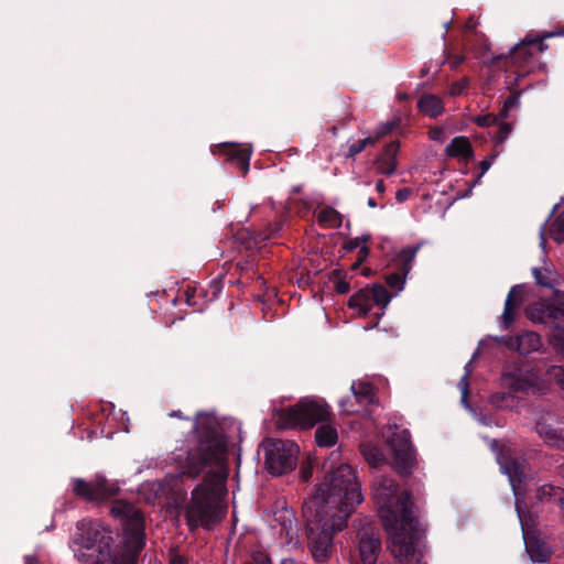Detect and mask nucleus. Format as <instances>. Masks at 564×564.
<instances>
[{"label": "nucleus", "instance_id": "f257e3e1", "mask_svg": "<svg viewBox=\"0 0 564 564\" xmlns=\"http://www.w3.org/2000/svg\"><path fill=\"white\" fill-rule=\"evenodd\" d=\"M362 501L356 470L340 464L325 475L315 495L303 502L307 547L315 563H327L335 533L347 527L349 517Z\"/></svg>", "mask_w": 564, "mask_h": 564}, {"label": "nucleus", "instance_id": "f03ea898", "mask_svg": "<svg viewBox=\"0 0 564 564\" xmlns=\"http://www.w3.org/2000/svg\"><path fill=\"white\" fill-rule=\"evenodd\" d=\"M110 514L120 521L123 536L121 551L112 555L111 531L97 521L82 520L80 531L74 543L75 557L83 564H137L145 545V522L142 511L133 503L117 499L111 503Z\"/></svg>", "mask_w": 564, "mask_h": 564}, {"label": "nucleus", "instance_id": "7ed1b4c3", "mask_svg": "<svg viewBox=\"0 0 564 564\" xmlns=\"http://www.w3.org/2000/svg\"><path fill=\"white\" fill-rule=\"evenodd\" d=\"M196 446L188 449L183 474L196 478L208 467H224L227 460V441L215 417L197 413L193 423Z\"/></svg>", "mask_w": 564, "mask_h": 564}, {"label": "nucleus", "instance_id": "20e7f679", "mask_svg": "<svg viewBox=\"0 0 564 564\" xmlns=\"http://www.w3.org/2000/svg\"><path fill=\"white\" fill-rule=\"evenodd\" d=\"M226 476L221 473L209 470L203 482L192 491L191 501L186 509V520L189 528L203 527L212 529L219 523L225 514L218 499L224 490Z\"/></svg>", "mask_w": 564, "mask_h": 564}, {"label": "nucleus", "instance_id": "39448f33", "mask_svg": "<svg viewBox=\"0 0 564 564\" xmlns=\"http://www.w3.org/2000/svg\"><path fill=\"white\" fill-rule=\"evenodd\" d=\"M332 416L329 405L323 399H302L295 405L280 412V429H311L317 423L327 422Z\"/></svg>", "mask_w": 564, "mask_h": 564}, {"label": "nucleus", "instance_id": "423d86ee", "mask_svg": "<svg viewBox=\"0 0 564 564\" xmlns=\"http://www.w3.org/2000/svg\"><path fill=\"white\" fill-rule=\"evenodd\" d=\"M560 35H564V28L552 32L529 33L509 51L508 55L495 56L492 64L505 61L506 66L517 67L518 76L523 77L531 70L530 64L534 54L536 52L542 53L549 48L544 40Z\"/></svg>", "mask_w": 564, "mask_h": 564}, {"label": "nucleus", "instance_id": "0eeeda50", "mask_svg": "<svg viewBox=\"0 0 564 564\" xmlns=\"http://www.w3.org/2000/svg\"><path fill=\"white\" fill-rule=\"evenodd\" d=\"M498 463L502 471L508 476L510 485L516 496V511L521 523L523 535H529L531 529H534L536 524L535 513L531 510H524L523 502L520 500V490L522 484L527 479L524 473L525 466L524 460L514 456L510 448H502L498 454Z\"/></svg>", "mask_w": 564, "mask_h": 564}, {"label": "nucleus", "instance_id": "6e6552de", "mask_svg": "<svg viewBox=\"0 0 564 564\" xmlns=\"http://www.w3.org/2000/svg\"><path fill=\"white\" fill-rule=\"evenodd\" d=\"M501 379L512 395L543 394L546 390L543 371L532 361L514 362L503 371Z\"/></svg>", "mask_w": 564, "mask_h": 564}, {"label": "nucleus", "instance_id": "1a4fd4ad", "mask_svg": "<svg viewBox=\"0 0 564 564\" xmlns=\"http://www.w3.org/2000/svg\"><path fill=\"white\" fill-rule=\"evenodd\" d=\"M527 317L545 324L550 328L549 341L553 349L564 358V306L549 301H539L525 310Z\"/></svg>", "mask_w": 564, "mask_h": 564}, {"label": "nucleus", "instance_id": "9d476101", "mask_svg": "<svg viewBox=\"0 0 564 564\" xmlns=\"http://www.w3.org/2000/svg\"><path fill=\"white\" fill-rule=\"evenodd\" d=\"M391 297V293L382 284L373 283L352 294L348 301V306L358 310V316L360 317L368 316L373 304L380 306L381 312L376 313L368 326H366V328H375L384 314V310L390 303Z\"/></svg>", "mask_w": 564, "mask_h": 564}, {"label": "nucleus", "instance_id": "9b49d317", "mask_svg": "<svg viewBox=\"0 0 564 564\" xmlns=\"http://www.w3.org/2000/svg\"><path fill=\"white\" fill-rule=\"evenodd\" d=\"M70 482L74 496L87 502L99 505L120 492L117 482L108 480L100 474H96L90 480L72 478Z\"/></svg>", "mask_w": 564, "mask_h": 564}, {"label": "nucleus", "instance_id": "f8f14e48", "mask_svg": "<svg viewBox=\"0 0 564 564\" xmlns=\"http://www.w3.org/2000/svg\"><path fill=\"white\" fill-rule=\"evenodd\" d=\"M300 447L290 441H272L265 447L264 465L272 476H280L296 467Z\"/></svg>", "mask_w": 564, "mask_h": 564}, {"label": "nucleus", "instance_id": "ddd939ff", "mask_svg": "<svg viewBox=\"0 0 564 564\" xmlns=\"http://www.w3.org/2000/svg\"><path fill=\"white\" fill-rule=\"evenodd\" d=\"M393 468L401 477H409L416 466L415 449L408 430L395 431L389 440Z\"/></svg>", "mask_w": 564, "mask_h": 564}, {"label": "nucleus", "instance_id": "4468645a", "mask_svg": "<svg viewBox=\"0 0 564 564\" xmlns=\"http://www.w3.org/2000/svg\"><path fill=\"white\" fill-rule=\"evenodd\" d=\"M422 247V242L401 249L393 259V267L397 271L387 273L384 280L387 284L397 290L402 291L405 279L412 269L414 259Z\"/></svg>", "mask_w": 564, "mask_h": 564}, {"label": "nucleus", "instance_id": "2eb2a0df", "mask_svg": "<svg viewBox=\"0 0 564 564\" xmlns=\"http://www.w3.org/2000/svg\"><path fill=\"white\" fill-rule=\"evenodd\" d=\"M561 425L558 417L547 412L538 419L535 430L545 443L564 451V434Z\"/></svg>", "mask_w": 564, "mask_h": 564}, {"label": "nucleus", "instance_id": "dca6fc26", "mask_svg": "<svg viewBox=\"0 0 564 564\" xmlns=\"http://www.w3.org/2000/svg\"><path fill=\"white\" fill-rule=\"evenodd\" d=\"M359 558L361 564H376L381 551V540L373 532L361 530L357 534Z\"/></svg>", "mask_w": 564, "mask_h": 564}, {"label": "nucleus", "instance_id": "f3484780", "mask_svg": "<svg viewBox=\"0 0 564 564\" xmlns=\"http://www.w3.org/2000/svg\"><path fill=\"white\" fill-rule=\"evenodd\" d=\"M218 151L221 155L226 156L229 162L236 164L242 172V175L246 176L250 167V148H241L235 143H221L218 145Z\"/></svg>", "mask_w": 564, "mask_h": 564}, {"label": "nucleus", "instance_id": "a211bd4d", "mask_svg": "<svg viewBox=\"0 0 564 564\" xmlns=\"http://www.w3.org/2000/svg\"><path fill=\"white\" fill-rule=\"evenodd\" d=\"M506 345L509 349L516 350L520 355H529L533 351H538L542 343L538 333L527 330L509 337Z\"/></svg>", "mask_w": 564, "mask_h": 564}, {"label": "nucleus", "instance_id": "6ab92c4d", "mask_svg": "<svg viewBox=\"0 0 564 564\" xmlns=\"http://www.w3.org/2000/svg\"><path fill=\"white\" fill-rule=\"evenodd\" d=\"M399 148V141H391L386 144L382 153H380L375 160V165L379 173L390 176L395 172Z\"/></svg>", "mask_w": 564, "mask_h": 564}, {"label": "nucleus", "instance_id": "aec40b11", "mask_svg": "<svg viewBox=\"0 0 564 564\" xmlns=\"http://www.w3.org/2000/svg\"><path fill=\"white\" fill-rule=\"evenodd\" d=\"M523 303V286L513 285L505 301V308L501 316L505 328H508L516 318L517 311Z\"/></svg>", "mask_w": 564, "mask_h": 564}, {"label": "nucleus", "instance_id": "412c9836", "mask_svg": "<svg viewBox=\"0 0 564 564\" xmlns=\"http://www.w3.org/2000/svg\"><path fill=\"white\" fill-rule=\"evenodd\" d=\"M525 550L533 562L545 563L551 552L547 545L534 534L523 535Z\"/></svg>", "mask_w": 564, "mask_h": 564}, {"label": "nucleus", "instance_id": "4be33fe9", "mask_svg": "<svg viewBox=\"0 0 564 564\" xmlns=\"http://www.w3.org/2000/svg\"><path fill=\"white\" fill-rule=\"evenodd\" d=\"M445 152L449 158H463L465 160L474 158L471 143L469 139L464 135L453 138L446 145Z\"/></svg>", "mask_w": 564, "mask_h": 564}, {"label": "nucleus", "instance_id": "5701e85b", "mask_svg": "<svg viewBox=\"0 0 564 564\" xmlns=\"http://www.w3.org/2000/svg\"><path fill=\"white\" fill-rule=\"evenodd\" d=\"M417 109L425 116L437 118L444 111L442 99L433 94H424L417 100Z\"/></svg>", "mask_w": 564, "mask_h": 564}, {"label": "nucleus", "instance_id": "b1692460", "mask_svg": "<svg viewBox=\"0 0 564 564\" xmlns=\"http://www.w3.org/2000/svg\"><path fill=\"white\" fill-rule=\"evenodd\" d=\"M350 389L357 403L361 406H366L375 402V391L371 383L366 381H354Z\"/></svg>", "mask_w": 564, "mask_h": 564}, {"label": "nucleus", "instance_id": "393cba45", "mask_svg": "<svg viewBox=\"0 0 564 564\" xmlns=\"http://www.w3.org/2000/svg\"><path fill=\"white\" fill-rule=\"evenodd\" d=\"M535 497L539 501H554L564 510V489L553 485H543L536 489Z\"/></svg>", "mask_w": 564, "mask_h": 564}, {"label": "nucleus", "instance_id": "a878e982", "mask_svg": "<svg viewBox=\"0 0 564 564\" xmlns=\"http://www.w3.org/2000/svg\"><path fill=\"white\" fill-rule=\"evenodd\" d=\"M280 229V226L276 225L275 228L270 232H258V234H251L248 230H242L238 232V238L240 242L246 247V249L250 250L253 248H257L259 243L270 239L275 232H278Z\"/></svg>", "mask_w": 564, "mask_h": 564}, {"label": "nucleus", "instance_id": "bb28decb", "mask_svg": "<svg viewBox=\"0 0 564 564\" xmlns=\"http://www.w3.org/2000/svg\"><path fill=\"white\" fill-rule=\"evenodd\" d=\"M337 438V430L325 422L315 432V441L318 446L330 447L336 444Z\"/></svg>", "mask_w": 564, "mask_h": 564}, {"label": "nucleus", "instance_id": "cd10ccee", "mask_svg": "<svg viewBox=\"0 0 564 564\" xmlns=\"http://www.w3.org/2000/svg\"><path fill=\"white\" fill-rule=\"evenodd\" d=\"M317 220L322 227L337 229L343 225V215L335 208L328 206L318 213Z\"/></svg>", "mask_w": 564, "mask_h": 564}, {"label": "nucleus", "instance_id": "c85d7f7f", "mask_svg": "<svg viewBox=\"0 0 564 564\" xmlns=\"http://www.w3.org/2000/svg\"><path fill=\"white\" fill-rule=\"evenodd\" d=\"M361 454L365 460L372 467H379L384 462L383 454L376 446L362 444Z\"/></svg>", "mask_w": 564, "mask_h": 564}, {"label": "nucleus", "instance_id": "c756f323", "mask_svg": "<svg viewBox=\"0 0 564 564\" xmlns=\"http://www.w3.org/2000/svg\"><path fill=\"white\" fill-rule=\"evenodd\" d=\"M378 142V138L367 137L365 139L357 140L351 143L348 148L347 159H354L357 154L361 153L367 147H373Z\"/></svg>", "mask_w": 564, "mask_h": 564}, {"label": "nucleus", "instance_id": "7c9ffc66", "mask_svg": "<svg viewBox=\"0 0 564 564\" xmlns=\"http://www.w3.org/2000/svg\"><path fill=\"white\" fill-rule=\"evenodd\" d=\"M545 380L554 382L564 391V366H551L545 370Z\"/></svg>", "mask_w": 564, "mask_h": 564}, {"label": "nucleus", "instance_id": "2f4dec72", "mask_svg": "<svg viewBox=\"0 0 564 564\" xmlns=\"http://www.w3.org/2000/svg\"><path fill=\"white\" fill-rule=\"evenodd\" d=\"M550 235L557 242H564V210L552 221Z\"/></svg>", "mask_w": 564, "mask_h": 564}, {"label": "nucleus", "instance_id": "473e14b6", "mask_svg": "<svg viewBox=\"0 0 564 564\" xmlns=\"http://www.w3.org/2000/svg\"><path fill=\"white\" fill-rule=\"evenodd\" d=\"M330 279L335 281V291L338 294H347L350 291L349 282L345 280V274L341 270H333L330 273Z\"/></svg>", "mask_w": 564, "mask_h": 564}, {"label": "nucleus", "instance_id": "72a5a7b5", "mask_svg": "<svg viewBox=\"0 0 564 564\" xmlns=\"http://www.w3.org/2000/svg\"><path fill=\"white\" fill-rule=\"evenodd\" d=\"M532 274H533V276L535 279V283L538 285L545 286V288H553V283H552L550 271L543 272L539 268H533L532 269Z\"/></svg>", "mask_w": 564, "mask_h": 564}, {"label": "nucleus", "instance_id": "f704fd0d", "mask_svg": "<svg viewBox=\"0 0 564 564\" xmlns=\"http://www.w3.org/2000/svg\"><path fill=\"white\" fill-rule=\"evenodd\" d=\"M497 124H498V132H497V135L495 137V142L497 144H499V143H503L506 141V139L508 138V135L510 134V132L512 130V126H511V123L505 122V121H499Z\"/></svg>", "mask_w": 564, "mask_h": 564}, {"label": "nucleus", "instance_id": "c9c22d12", "mask_svg": "<svg viewBox=\"0 0 564 564\" xmlns=\"http://www.w3.org/2000/svg\"><path fill=\"white\" fill-rule=\"evenodd\" d=\"M474 122L482 128L491 127L498 123V117L494 113L480 115L474 118Z\"/></svg>", "mask_w": 564, "mask_h": 564}, {"label": "nucleus", "instance_id": "e433bc0d", "mask_svg": "<svg viewBox=\"0 0 564 564\" xmlns=\"http://www.w3.org/2000/svg\"><path fill=\"white\" fill-rule=\"evenodd\" d=\"M236 271H238L241 275L248 274L250 271L256 273V263L253 258H247L242 261L237 262Z\"/></svg>", "mask_w": 564, "mask_h": 564}, {"label": "nucleus", "instance_id": "4c0bfd02", "mask_svg": "<svg viewBox=\"0 0 564 564\" xmlns=\"http://www.w3.org/2000/svg\"><path fill=\"white\" fill-rule=\"evenodd\" d=\"M251 558L252 562L250 564H272L269 554L262 550L253 551Z\"/></svg>", "mask_w": 564, "mask_h": 564}, {"label": "nucleus", "instance_id": "58836bf2", "mask_svg": "<svg viewBox=\"0 0 564 564\" xmlns=\"http://www.w3.org/2000/svg\"><path fill=\"white\" fill-rule=\"evenodd\" d=\"M395 128V123L393 121L383 122L379 126L377 130V134L373 138H378V141L390 133Z\"/></svg>", "mask_w": 564, "mask_h": 564}, {"label": "nucleus", "instance_id": "ea45409f", "mask_svg": "<svg viewBox=\"0 0 564 564\" xmlns=\"http://www.w3.org/2000/svg\"><path fill=\"white\" fill-rule=\"evenodd\" d=\"M466 369V373L463 376V378L460 379L459 383H458V387L460 388L462 390V401L463 402H466L467 400V397H468V377H469V370L467 369V366L465 367Z\"/></svg>", "mask_w": 564, "mask_h": 564}, {"label": "nucleus", "instance_id": "a19ab883", "mask_svg": "<svg viewBox=\"0 0 564 564\" xmlns=\"http://www.w3.org/2000/svg\"><path fill=\"white\" fill-rule=\"evenodd\" d=\"M467 87H468V80L464 78L462 80H458V82H455L454 84H452L449 93L452 96H458Z\"/></svg>", "mask_w": 564, "mask_h": 564}, {"label": "nucleus", "instance_id": "79ce46f5", "mask_svg": "<svg viewBox=\"0 0 564 564\" xmlns=\"http://www.w3.org/2000/svg\"><path fill=\"white\" fill-rule=\"evenodd\" d=\"M312 475H313L312 464L310 462L302 464L301 469H300L301 479L303 481H307L311 479Z\"/></svg>", "mask_w": 564, "mask_h": 564}, {"label": "nucleus", "instance_id": "37998d69", "mask_svg": "<svg viewBox=\"0 0 564 564\" xmlns=\"http://www.w3.org/2000/svg\"><path fill=\"white\" fill-rule=\"evenodd\" d=\"M496 155H489L487 156L486 159H484L480 164H479V167L481 170L480 174L478 175L477 177V181L478 182L482 175L490 169V166L492 165V162L495 160Z\"/></svg>", "mask_w": 564, "mask_h": 564}, {"label": "nucleus", "instance_id": "c03bdc74", "mask_svg": "<svg viewBox=\"0 0 564 564\" xmlns=\"http://www.w3.org/2000/svg\"><path fill=\"white\" fill-rule=\"evenodd\" d=\"M360 247L361 246H359V241L357 240V238L348 239L343 246L346 252H352L354 250Z\"/></svg>", "mask_w": 564, "mask_h": 564}, {"label": "nucleus", "instance_id": "a18cd8bd", "mask_svg": "<svg viewBox=\"0 0 564 564\" xmlns=\"http://www.w3.org/2000/svg\"><path fill=\"white\" fill-rule=\"evenodd\" d=\"M370 254V249L367 246H361L358 251L357 264H361Z\"/></svg>", "mask_w": 564, "mask_h": 564}, {"label": "nucleus", "instance_id": "49530a36", "mask_svg": "<svg viewBox=\"0 0 564 564\" xmlns=\"http://www.w3.org/2000/svg\"><path fill=\"white\" fill-rule=\"evenodd\" d=\"M430 138L434 141H443L444 131L441 128H433L430 130Z\"/></svg>", "mask_w": 564, "mask_h": 564}, {"label": "nucleus", "instance_id": "de8ad7c7", "mask_svg": "<svg viewBox=\"0 0 564 564\" xmlns=\"http://www.w3.org/2000/svg\"><path fill=\"white\" fill-rule=\"evenodd\" d=\"M465 61V56L462 54H453L451 56V64L453 68L458 67L460 64H463Z\"/></svg>", "mask_w": 564, "mask_h": 564}, {"label": "nucleus", "instance_id": "09e8293b", "mask_svg": "<svg viewBox=\"0 0 564 564\" xmlns=\"http://www.w3.org/2000/svg\"><path fill=\"white\" fill-rule=\"evenodd\" d=\"M519 100H518V96L517 95H511L509 96L505 102H503V106L508 109H511L513 107H516L518 105Z\"/></svg>", "mask_w": 564, "mask_h": 564}, {"label": "nucleus", "instance_id": "8fccbe9b", "mask_svg": "<svg viewBox=\"0 0 564 564\" xmlns=\"http://www.w3.org/2000/svg\"><path fill=\"white\" fill-rule=\"evenodd\" d=\"M169 564H187V561L184 556L180 554H173L170 558Z\"/></svg>", "mask_w": 564, "mask_h": 564}, {"label": "nucleus", "instance_id": "3c124183", "mask_svg": "<svg viewBox=\"0 0 564 564\" xmlns=\"http://www.w3.org/2000/svg\"><path fill=\"white\" fill-rule=\"evenodd\" d=\"M408 197V189L406 188H402V189H399L395 194V198L398 202L402 203Z\"/></svg>", "mask_w": 564, "mask_h": 564}, {"label": "nucleus", "instance_id": "603ef678", "mask_svg": "<svg viewBox=\"0 0 564 564\" xmlns=\"http://www.w3.org/2000/svg\"><path fill=\"white\" fill-rule=\"evenodd\" d=\"M376 191L378 194H383L384 191H386V184L382 180H379L377 183H376Z\"/></svg>", "mask_w": 564, "mask_h": 564}, {"label": "nucleus", "instance_id": "864d4df0", "mask_svg": "<svg viewBox=\"0 0 564 564\" xmlns=\"http://www.w3.org/2000/svg\"><path fill=\"white\" fill-rule=\"evenodd\" d=\"M509 111H510V109H508L505 106H502L501 110L499 111V115L497 116L498 117V122L501 119H506L508 117V115H509Z\"/></svg>", "mask_w": 564, "mask_h": 564}, {"label": "nucleus", "instance_id": "5fc2aeb1", "mask_svg": "<svg viewBox=\"0 0 564 564\" xmlns=\"http://www.w3.org/2000/svg\"><path fill=\"white\" fill-rule=\"evenodd\" d=\"M357 240L359 241V246H361V243H367L371 240V236L370 235H362L360 237H356Z\"/></svg>", "mask_w": 564, "mask_h": 564}, {"label": "nucleus", "instance_id": "6e6d98bb", "mask_svg": "<svg viewBox=\"0 0 564 564\" xmlns=\"http://www.w3.org/2000/svg\"><path fill=\"white\" fill-rule=\"evenodd\" d=\"M367 205L370 207V208H375L377 207V202L375 198L372 197H369L368 200H367Z\"/></svg>", "mask_w": 564, "mask_h": 564}, {"label": "nucleus", "instance_id": "4d7b16f0", "mask_svg": "<svg viewBox=\"0 0 564 564\" xmlns=\"http://www.w3.org/2000/svg\"><path fill=\"white\" fill-rule=\"evenodd\" d=\"M170 416H174V417H178V419H185V416H183L181 411H172L170 413Z\"/></svg>", "mask_w": 564, "mask_h": 564}, {"label": "nucleus", "instance_id": "13d9d810", "mask_svg": "<svg viewBox=\"0 0 564 564\" xmlns=\"http://www.w3.org/2000/svg\"><path fill=\"white\" fill-rule=\"evenodd\" d=\"M34 562H35V558L31 555H26L24 557V564H34Z\"/></svg>", "mask_w": 564, "mask_h": 564}, {"label": "nucleus", "instance_id": "bf43d9fd", "mask_svg": "<svg viewBox=\"0 0 564 564\" xmlns=\"http://www.w3.org/2000/svg\"><path fill=\"white\" fill-rule=\"evenodd\" d=\"M541 245H544L545 243V238H544V225L541 227Z\"/></svg>", "mask_w": 564, "mask_h": 564}, {"label": "nucleus", "instance_id": "052dcab7", "mask_svg": "<svg viewBox=\"0 0 564 564\" xmlns=\"http://www.w3.org/2000/svg\"><path fill=\"white\" fill-rule=\"evenodd\" d=\"M360 264H357V261L351 265V270H356Z\"/></svg>", "mask_w": 564, "mask_h": 564}, {"label": "nucleus", "instance_id": "680f3d73", "mask_svg": "<svg viewBox=\"0 0 564 564\" xmlns=\"http://www.w3.org/2000/svg\"><path fill=\"white\" fill-rule=\"evenodd\" d=\"M561 475L564 478V464L561 466Z\"/></svg>", "mask_w": 564, "mask_h": 564}, {"label": "nucleus", "instance_id": "e2e57ef3", "mask_svg": "<svg viewBox=\"0 0 564 564\" xmlns=\"http://www.w3.org/2000/svg\"><path fill=\"white\" fill-rule=\"evenodd\" d=\"M468 28H475V24L468 23Z\"/></svg>", "mask_w": 564, "mask_h": 564}, {"label": "nucleus", "instance_id": "0e129e2a", "mask_svg": "<svg viewBox=\"0 0 564 564\" xmlns=\"http://www.w3.org/2000/svg\"><path fill=\"white\" fill-rule=\"evenodd\" d=\"M468 28H475V24L468 23Z\"/></svg>", "mask_w": 564, "mask_h": 564}]
</instances>
